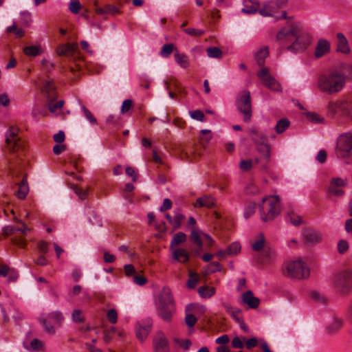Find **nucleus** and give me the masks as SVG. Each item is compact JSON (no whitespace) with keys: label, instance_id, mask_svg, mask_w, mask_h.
Here are the masks:
<instances>
[{"label":"nucleus","instance_id":"nucleus-1","mask_svg":"<svg viewBox=\"0 0 352 352\" xmlns=\"http://www.w3.org/2000/svg\"><path fill=\"white\" fill-rule=\"evenodd\" d=\"M276 40L286 50L299 52L305 50L310 44V37L298 23H291L276 34Z\"/></svg>","mask_w":352,"mask_h":352},{"label":"nucleus","instance_id":"nucleus-2","mask_svg":"<svg viewBox=\"0 0 352 352\" xmlns=\"http://www.w3.org/2000/svg\"><path fill=\"white\" fill-rule=\"evenodd\" d=\"M19 129L16 127H10L6 135V142L8 148L13 153V156L8 160V175L12 179L17 178L22 173L25 164L21 158L25 152V144L18 136Z\"/></svg>","mask_w":352,"mask_h":352},{"label":"nucleus","instance_id":"nucleus-3","mask_svg":"<svg viewBox=\"0 0 352 352\" xmlns=\"http://www.w3.org/2000/svg\"><path fill=\"white\" fill-rule=\"evenodd\" d=\"M346 77L343 73L333 70L320 75L317 81V87L323 93L334 94L341 91L346 83Z\"/></svg>","mask_w":352,"mask_h":352},{"label":"nucleus","instance_id":"nucleus-4","mask_svg":"<svg viewBox=\"0 0 352 352\" xmlns=\"http://www.w3.org/2000/svg\"><path fill=\"white\" fill-rule=\"evenodd\" d=\"M263 221H273L280 212V199L277 195H270L262 199L258 205Z\"/></svg>","mask_w":352,"mask_h":352},{"label":"nucleus","instance_id":"nucleus-5","mask_svg":"<svg viewBox=\"0 0 352 352\" xmlns=\"http://www.w3.org/2000/svg\"><path fill=\"white\" fill-rule=\"evenodd\" d=\"M331 282L335 291L340 295L346 296L352 291V271L343 270L334 273Z\"/></svg>","mask_w":352,"mask_h":352},{"label":"nucleus","instance_id":"nucleus-6","mask_svg":"<svg viewBox=\"0 0 352 352\" xmlns=\"http://www.w3.org/2000/svg\"><path fill=\"white\" fill-rule=\"evenodd\" d=\"M285 276L295 279L307 278L309 276V269L300 259L285 262L283 265Z\"/></svg>","mask_w":352,"mask_h":352},{"label":"nucleus","instance_id":"nucleus-7","mask_svg":"<svg viewBox=\"0 0 352 352\" xmlns=\"http://www.w3.org/2000/svg\"><path fill=\"white\" fill-rule=\"evenodd\" d=\"M237 110L242 114L245 122H249L252 116V108L250 92L243 90L239 92L236 98Z\"/></svg>","mask_w":352,"mask_h":352},{"label":"nucleus","instance_id":"nucleus-8","mask_svg":"<svg viewBox=\"0 0 352 352\" xmlns=\"http://www.w3.org/2000/svg\"><path fill=\"white\" fill-rule=\"evenodd\" d=\"M352 152V132L340 134L336 142V155L340 159L349 157Z\"/></svg>","mask_w":352,"mask_h":352},{"label":"nucleus","instance_id":"nucleus-9","mask_svg":"<svg viewBox=\"0 0 352 352\" xmlns=\"http://www.w3.org/2000/svg\"><path fill=\"white\" fill-rule=\"evenodd\" d=\"M64 320V317L62 313L59 311H55L50 313L45 318L41 320L43 323L45 331L50 334H54L55 333V328L53 325L48 323L54 322L58 325H60Z\"/></svg>","mask_w":352,"mask_h":352},{"label":"nucleus","instance_id":"nucleus-10","mask_svg":"<svg viewBox=\"0 0 352 352\" xmlns=\"http://www.w3.org/2000/svg\"><path fill=\"white\" fill-rule=\"evenodd\" d=\"M257 76L263 85L267 88L276 91L281 90L280 84L270 74L267 68L263 67L260 72H258Z\"/></svg>","mask_w":352,"mask_h":352},{"label":"nucleus","instance_id":"nucleus-11","mask_svg":"<svg viewBox=\"0 0 352 352\" xmlns=\"http://www.w3.org/2000/svg\"><path fill=\"white\" fill-rule=\"evenodd\" d=\"M327 116L331 118H341L342 116V102L341 100H330L326 106Z\"/></svg>","mask_w":352,"mask_h":352},{"label":"nucleus","instance_id":"nucleus-12","mask_svg":"<svg viewBox=\"0 0 352 352\" xmlns=\"http://www.w3.org/2000/svg\"><path fill=\"white\" fill-rule=\"evenodd\" d=\"M285 6L284 0H277L276 1H270L264 5V6L259 10V13L263 16H270L274 14L279 8H283Z\"/></svg>","mask_w":352,"mask_h":352},{"label":"nucleus","instance_id":"nucleus-13","mask_svg":"<svg viewBox=\"0 0 352 352\" xmlns=\"http://www.w3.org/2000/svg\"><path fill=\"white\" fill-rule=\"evenodd\" d=\"M175 304L174 298L170 288L163 287L155 300V306Z\"/></svg>","mask_w":352,"mask_h":352},{"label":"nucleus","instance_id":"nucleus-14","mask_svg":"<svg viewBox=\"0 0 352 352\" xmlns=\"http://www.w3.org/2000/svg\"><path fill=\"white\" fill-rule=\"evenodd\" d=\"M155 308L159 317L165 322H170L175 311V304L155 306Z\"/></svg>","mask_w":352,"mask_h":352},{"label":"nucleus","instance_id":"nucleus-15","mask_svg":"<svg viewBox=\"0 0 352 352\" xmlns=\"http://www.w3.org/2000/svg\"><path fill=\"white\" fill-rule=\"evenodd\" d=\"M153 345L155 352H168V342L162 333H158L154 338Z\"/></svg>","mask_w":352,"mask_h":352},{"label":"nucleus","instance_id":"nucleus-16","mask_svg":"<svg viewBox=\"0 0 352 352\" xmlns=\"http://www.w3.org/2000/svg\"><path fill=\"white\" fill-rule=\"evenodd\" d=\"M152 326V322L151 320H148L145 324H138L136 326V336L142 342H143L148 336L151 328Z\"/></svg>","mask_w":352,"mask_h":352},{"label":"nucleus","instance_id":"nucleus-17","mask_svg":"<svg viewBox=\"0 0 352 352\" xmlns=\"http://www.w3.org/2000/svg\"><path fill=\"white\" fill-rule=\"evenodd\" d=\"M242 302L246 304L249 308L256 309L260 304V300L255 297L253 292L250 290L247 291L242 295Z\"/></svg>","mask_w":352,"mask_h":352},{"label":"nucleus","instance_id":"nucleus-18","mask_svg":"<svg viewBox=\"0 0 352 352\" xmlns=\"http://www.w3.org/2000/svg\"><path fill=\"white\" fill-rule=\"evenodd\" d=\"M303 236L307 243L314 244L322 241V235L311 228L304 230Z\"/></svg>","mask_w":352,"mask_h":352},{"label":"nucleus","instance_id":"nucleus-19","mask_svg":"<svg viewBox=\"0 0 352 352\" xmlns=\"http://www.w3.org/2000/svg\"><path fill=\"white\" fill-rule=\"evenodd\" d=\"M271 146L268 143L261 144L256 146V150L260 154L261 160L265 164L270 162L271 160Z\"/></svg>","mask_w":352,"mask_h":352},{"label":"nucleus","instance_id":"nucleus-20","mask_svg":"<svg viewBox=\"0 0 352 352\" xmlns=\"http://www.w3.org/2000/svg\"><path fill=\"white\" fill-rule=\"evenodd\" d=\"M173 258L177 262L185 263L190 258V254L184 248H173Z\"/></svg>","mask_w":352,"mask_h":352},{"label":"nucleus","instance_id":"nucleus-21","mask_svg":"<svg viewBox=\"0 0 352 352\" xmlns=\"http://www.w3.org/2000/svg\"><path fill=\"white\" fill-rule=\"evenodd\" d=\"M42 91L47 98H56V87L52 80L46 79L44 80Z\"/></svg>","mask_w":352,"mask_h":352},{"label":"nucleus","instance_id":"nucleus-22","mask_svg":"<svg viewBox=\"0 0 352 352\" xmlns=\"http://www.w3.org/2000/svg\"><path fill=\"white\" fill-rule=\"evenodd\" d=\"M330 50V44L329 43L324 39H320L318 41L317 45L316 47L315 51V56L317 58H320L323 56L325 54L329 52Z\"/></svg>","mask_w":352,"mask_h":352},{"label":"nucleus","instance_id":"nucleus-23","mask_svg":"<svg viewBox=\"0 0 352 352\" xmlns=\"http://www.w3.org/2000/svg\"><path fill=\"white\" fill-rule=\"evenodd\" d=\"M216 201L211 196H204L198 198L194 204L195 208H212L215 206Z\"/></svg>","mask_w":352,"mask_h":352},{"label":"nucleus","instance_id":"nucleus-24","mask_svg":"<svg viewBox=\"0 0 352 352\" xmlns=\"http://www.w3.org/2000/svg\"><path fill=\"white\" fill-rule=\"evenodd\" d=\"M258 10L259 11V4L256 1L244 0L243 8L241 9L242 12L250 14L256 13Z\"/></svg>","mask_w":352,"mask_h":352},{"label":"nucleus","instance_id":"nucleus-25","mask_svg":"<svg viewBox=\"0 0 352 352\" xmlns=\"http://www.w3.org/2000/svg\"><path fill=\"white\" fill-rule=\"evenodd\" d=\"M251 139L257 146L261 144L267 143V137L263 133L257 131L256 129H252L250 130Z\"/></svg>","mask_w":352,"mask_h":352},{"label":"nucleus","instance_id":"nucleus-26","mask_svg":"<svg viewBox=\"0 0 352 352\" xmlns=\"http://www.w3.org/2000/svg\"><path fill=\"white\" fill-rule=\"evenodd\" d=\"M29 192V187L27 181V175H24L21 182L19 184V189L16 196L19 199H23Z\"/></svg>","mask_w":352,"mask_h":352},{"label":"nucleus","instance_id":"nucleus-27","mask_svg":"<svg viewBox=\"0 0 352 352\" xmlns=\"http://www.w3.org/2000/svg\"><path fill=\"white\" fill-rule=\"evenodd\" d=\"M342 319L335 317L327 327V331L329 334H334L342 327Z\"/></svg>","mask_w":352,"mask_h":352},{"label":"nucleus","instance_id":"nucleus-28","mask_svg":"<svg viewBox=\"0 0 352 352\" xmlns=\"http://www.w3.org/2000/svg\"><path fill=\"white\" fill-rule=\"evenodd\" d=\"M338 38V46H337V50L340 52L344 53V54H348L350 52V48L348 45V42L342 33H338L337 34Z\"/></svg>","mask_w":352,"mask_h":352},{"label":"nucleus","instance_id":"nucleus-29","mask_svg":"<svg viewBox=\"0 0 352 352\" xmlns=\"http://www.w3.org/2000/svg\"><path fill=\"white\" fill-rule=\"evenodd\" d=\"M187 239V236L185 233L182 232H179L174 234L170 243V250H173L175 247L179 245V244L184 243Z\"/></svg>","mask_w":352,"mask_h":352},{"label":"nucleus","instance_id":"nucleus-30","mask_svg":"<svg viewBox=\"0 0 352 352\" xmlns=\"http://www.w3.org/2000/svg\"><path fill=\"white\" fill-rule=\"evenodd\" d=\"M201 235H203V232L197 228H193L190 235V241L199 247L201 249L203 247V242L201 239Z\"/></svg>","mask_w":352,"mask_h":352},{"label":"nucleus","instance_id":"nucleus-31","mask_svg":"<svg viewBox=\"0 0 352 352\" xmlns=\"http://www.w3.org/2000/svg\"><path fill=\"white\" fill-rule=\"evenodd\" d=\"M342 116L352 118V99H342Z\"/></svg>","mask_w":352,"mask_h":352},{"label":"nucleus","instance_id":"nucleus-32","mask_svg":"<svg viewBox=\"0 0 352 352\" xmlns=\"http://www.w3.org/2000/svg\"><path fill=\"white\" fill-rule=\"evenodd\" d=\"M23 52L28 56H36L43 54V50L41 45H31L24 47Z\"/></svg>","mask_w":352,"mask_h":352},{"label":"nucleus","instance_id":"nucleus-33","mask_svg":"<svg viewBox=\"0 0 352 352\" xmlns=\"http://www.w3.org/2000/svg\"><path fill=\"white\" fill-rule=\"evenodd\" d=\"M175 62L182 68H187L189 66L188 57L185 54L179 53L178 51L174 54Z\"/></svg>","mask_w":352,"mask_h":352},{"label":"nucleus","instance_id":"nucleus-34","mask_svg":"<svg viewBox=\"0 0 352 352\" xmlns=\"http://www.w3.org/2000/svg\"><path fill=\"white\" fill-rule=\"evenodd\" d=\"M269 55L267 47H261L255 54V59L259 66H263L265 63V58Z\"/></svg>","mask_w":352,"mask_h":352},{"label":"nucleus","instance_id":"nucleus-35","mask_svg":"<svg viewBox=\"0 0 352 352\" xmlns=\"http://www.w3.org/2000/svg\"><path fill=\"white\" fill-rule=\"evenodd\" d=\"M55 100H56V98H48L47 105H48L49 110L52 113L58 112L59 110L61 109V108L64 104V101L62 100L57 101V102L55 101Z\"/></svg>","mask_w":352,"mask_h":352},{"label":"nucleus","instance_id":"nucleus-36","mask_svg":"<svg viewBox=\"0 0 352 352\" xmlns=\"http://www.w3.org/2000/svg\"><path fill=\"white\" fill-rule=\"evenodd\" d=\"M174 213L175 215L173 219L171 225L173 228V230H175L181 227L182 221L185 219V216L182 214L179 210H175Z\"/></svg>","mask_w":352,"mask_h":352},{"label":"nucleus","instance_id":"nucleus-37","mask_svg":"<svg viewBox=\"0 0 352 352\" xmlns=\"http://www.w3.org/2000/svg\"><path fill=\"white\" fill-rule=\"evenodd\" d=\"M289 124L290 122L287 118H283L277 122L274 129L278 134H281L289 126Z\"/></svg>","mask_w":352,"mask_h":352},{"label":"nucleus","instance_id":"nucleus-38","mask_svg":"<svg viewBox=\"0 0 352 352\" xmlns=\"http://www.w3.org/2000/svg\"><path fill=\"white\" fill-rule=\"evenodd\" d=\"M198 293L202 298H209L214 294L215 289L213 287L202 286L199 288Z\"/></svg>","mask_w":352,"mask_h":352},{"label":"nucleus","instance_id":"nucleus-39","mask_svg":"<svg viewBox=\"0 0 352 352\" xmlns=\"http://www.w3.org/2000/svg\"><path fill=\"white\" fill-rule=\"evenodd\" d=\"M286 220L295 226H298L303 223L302 218L300 215L294 212L288 213Z\"/></svg>","mask_w":352,"mask_h":352},{"label":"nucleus","instance_id":"nucleus-40","mask_svg":"<svg viewBox=\"0 0 352 352\" xmlns=\"http://www.w3.org/2000/svg\"><path fill=\"white\" fill-rule=\"evenodd\" d=\"M178 51L176 47H175V45L172 43L166 44L163 45L161 52L160 55L162 57L167 58L173 52Z\"/></svg>","mask_w":352,"mask_h":352},{"label":"nucleus","instance_id":"nucleus-41","mask_svg":"<svg viewBox=\"0 0 352 352\" xmlns=\"http://www.w3.org/2000/svg\"><path fill=\"white\" fill-rule=\"evenodd\" d=\"M206 52L208 57L213 58H220L223 55L222 51L217 47H208L206 50Z\"/></svg>","mask_w":352,"mask_h":352},{"label":"nucleus","instance_id":"nucleus-42","mask_svg":"<svg viewBox=\"0 0 352 352\" xmlns=\"http://www.w3.org/2000/svg\"><path fill=\"white\" fill-rule=\"evenodd\" d=\"M241 251V245L238 242L232 243L227 248L228 256L237 254Z\"/></svg>","mask_w":352,"mask_h":352},{"label":"nucleus","instance_id":"nucleus-43","mask_svg":"<svg viewBox=\"0 0 352 352\" xmlns=\"http://www.w3.org/2000/svg\"><path fill=\"white\" fill-rule=\"evenodd\" d=\"M72 321L75 323H80L85 321V316L80 309H74L72 314Z\"/></svg>","mask_w":352,"mask_h":352},{"label":"nucleus","instance_id":"nucleus-44","mask_svg":"<svg viewBox=\"0 0 352 352\" xmlns=\"http://www.w3.org/2000/svg\"><path fill=\"white\" fill-rule=\"evenodd\" d=\"M199 281L198 274L192 272H190L189 278L187 282V285L189 288L193 289L196 287Z\"/></svg>","mask_w":352,"mask_h":352},{"label":"nucleus","instance_id":"nucleus-45","mask_svg":"<svg viewBox=\"0 0 352 352\" xmlns=\"http://www.w3.org/2000/svg\"><path fill=\"white\" fill-rule=\"evenodd\" d=\"M7 32L8 33H14L16 37H22L25 32L23 29L17 28V26L15 24H13L12 25L8 26L7 28Z\"/></svg>","mask_w":352,"mask_h":352},{"label":"nucleus","instance_id":"nucleus-46","mask_svg":"<svg viewBox=\"0 0 352 352\" xmlns=\"http://www.w3.org/2000/svg\"><path fill=\"white\" fill-rule=\"evenodd\" d=\"M82 6L78 0H71L68 8L74 14H78L81 9Z\"/></svg>","mask_w":352,"mask_h":352},{"label":"nucleus","instance_id":"nucleus-47","mask_svg":"<svg viewBox=\"0 0 352 352\" xmlns=\"http://www.w3.org/2000/svg\"><path fill=\"white\" fill-rule=\"evenodd\" d=\"M347 184V179L345 178H340V177H336L333 178L329 186H334V187H344Z\"/></svg>","mask_w":352,"mask_h":352},{"label":"nucleus","instance_id":"nucleus-48","mask_svg":"<svg viewBox=\"0 0 352 352\" xmlns=\"http://www.w3.org/2000/svg\"><path fill=\"white\" fill-rule=\"evenodd\" d=\"M259 236L260 239L257 240L252 244V247L254 251H260L264 247L265 237L263 234L261 233Z\"/></svg>","mask_w":352,"mask_h":352},{"label":"nucleus","instance_id":"nucleus-49","mask_svg":"<svg viewBox=\"0 0 352 352\" xmlns=\"http://www.w3.org/2000/svg\"><path fill=\"white\" fill-rule=\"evenodd\" d=\"M255 209H256L255 203H253V202L249 203L245 208V210H244L245 218L248 219L250 216H252L254 213Z\"/></svg>","mask_w":352,"mask_h":352},{"label":"nucleus","instance_id":"nucleus-50","mask_svg":"<svg viewBox=\"0 0 352 352\" xmlns=\"http://www.w3.org/2000/svg\"><path fill=\"white\" fill-rule=\"evenodd\" d=\"M184 32L188 35L197 37L201 36L205 33L204 30L192 28L184 29Z\"/></svg>","mask_w":352,"mask_h":352},{"label":"nucleus","instance_id":"nucleus-51","mask_svg":"<svg viewBox=\"0 0 352 352\" xmlns=\"http://www.w3.org/2000/svg\"><path fill=\"white\" fill-rule=\"evenodd\" d=\"M107 317L111 323H116L118 320V314L116 310L114 309H109L107 314Z\"/></svg>","mask_w":352,"mask_h":352},{"label":"nucleus","instance_id":"nucleus-52","mask_svg":"<svg viewBox=\"0 0 352 352\" xmlns=\"http://www.w3.org/2000/svg\"><path fill=\"white\" fill-rule=\"evenodd\" d=\"M189 114L190 117L194 120H197L201 122L204 120L205 116L204 113L200 110L189 111Z\"/></svg>","mask_w":352,"mask_h":352},{"label":"nucleus","instance_id":"nucleus-53","mask_svg":"<svg viewBox=\"0 0 352 352\" xmlns=\"http://www.w3.org/2000/svg\"><path fill=\"white\" fill-rule=\"evenodd\" d=\"M72 188L81 200L85 199L87 198L88 195L87 190H83L75 185H74Z\"/></svg>","mask_w":352,"mask_h":352},{"label":"nucleus","instance_id":"nucleus-54","mask_svg":"<svg viewBox=\"0 0 352 352\" xmlns=\"http://www.w3.org/2000/svg\"><path fill=\"white\" fill-rule=\"evenodd\" d=\"M81 109L84 113L85 116L90 122V123L93 124H96V119L92 115L91 111L83 105L81 106Z\"/></svg>","mask_w":352,"mask_h":352},{"label":"nucleus","instance_id":"nucleus-55","mask_svg":"<svg viewBox=\"0 0 352 352\" xmlns=\"http://www.w3.org/2000/svg\"><path fill=\"white\" fill-rule=\"evenodd\" d=\"M243 340L245 342L246 348L248 350H250L258 345V340L256 338L246 339L245 337H243Z\"/></svg>","mask_w":352,"mask_h":352},{"label":"nucleus","instance_id":"nucleus-56","mask_svg":"<svg viewBox=\"0 0 352 352\" xmlns=\"http://www.w3.org/2000/svg\"><path fill=\"white\" fill-rule=\"evenodd\" d=\"M349 243L345 240H340L338 243V250L339 253L344 254L349 250Z\"/></svg>","mask_w":352,"mask_h":352},{"label":"nucleus","instance_id":"nucleus-57","mask_svg":"<svg viewBox=\"0 0 352 352\" xmlns=\"http://www.w3.org/2000/svg\"><path fill=\"white\" fill-rule=\"evenodd\" d=\"M133 102L130 99L124 100L121 107V113L124 114L127 113L132 107Z\"/></svg>","mask_w":352,"mask_h":352},{"label":"nucleus","instance_id":"nucleus-58","mask_svg":"<svg viewBox=\"0 0 352 352\" xmlns=\"http://www.w3.org/2000/svg\"><path fill=\"white\" fill-rule=\"evenodd\" d=\"M30 347L32 351H39L43 348V342L37 338H34L30 342Z\"/></svg>","mask_w":352,"mask_h":352},{"label":"nucleus","instance_id":"nucleus-59","mask_svg":"<svg viewBox=\"0 0 352 352\" xmlns=\"http://www.w3.org/2000/svg\"><path fill=\"white\" fill-rule=\"evenodd\" d=\"M243 337H235L232 340V346L234 349H243L244 347Z\"/></svg>","mask_w":352,"mask_h":352},{"label":"nucleus","instance_id":"nucleus-60","mask_svg":"<svg viewBox=\"0 0 352 352\" xmlns=\"http://www.w3.org/2000/svg\"><path fill=\"white\" fill-rule=\"evenodd\" d=\"M329 192L331 195L340 197L344 194V191L340 187L329 186Z\"/></svg>","mask_w":352,"mask_h":352},{"label":"nucleus","instance_id":"nucleus-61","mask_svg":"<svg viewBox=\"0 0 352 352\" xmlns=\"http://www.w3.org/2000/svg\"><path fill=\"white\" fill-rule=\"evenodd\" d=\"M68 47L67 45V44L64 45V44H62V45H60L57 49H56V52L58 55L60 56H69V51H68Z\"/></svg>","mask_w":352,"mask_h":352},{"label":"nucleus","instance_id":"nucleus-62","mask_svg":"<svg viewBox=\"0 0 352 352\" xmlns=\"http://www.w3.org/2000/svg\"><path fill=\"white\" fill-rule=\"evenodd\" d=\"M230 314L236 320V322H239L241 320L243 319L242 311L240 309L236 308L234 311H232Z\"/></svg>","mask_w":352,"mask_h":352},{"label":"nucleus","instance_id":"nucleus-63","mask_svg":"<svg viewBox=\"0 0 352 352\" xmlns=\"http://www.w3.org/2000/svg\"><path fill=\"white\" fill-rule=\"evenodd\" d=\"M11 241L13 244L19 245L21 248H24L26 245L25 240L20 236H14L11 239Z\"/></svg>","mask_w":352,"mask_h":352},{"label":"nucleus","instance_id":"nucleus-64","mask_svg":"<svg viewBox=\"0 0 352 352\" xmlns=\"http://www.w3.org/2000/svg\"><path fill=\"white\" fill-rule=\"evenodd\" d=\"M185 321L188 327H192L196 323L197 318L193 314H189L186 316Z\"/></svg>","mask_w":352,"mask_h":352}]
</instances>
